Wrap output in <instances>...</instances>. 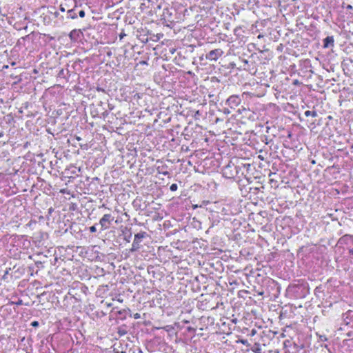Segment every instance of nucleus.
<instances>
[{"mask_svg":"<svg viewBox=\"0 0 353 353\" xmlns=\"http://www.w3.org/2000/svg\"><path fill=\"white\" fill-rule=\"evenodd\" d=\"M346 8H347V10H352V6L351 5H347V7H346Z\"/></svg>","mask_w":353,"mask_h":353,"instance_id":"18","label":"nucleus"},{"mask_svg":"<svg viewBox=\"0 0 353 353\" xmlns=\"http://www.w3.org/2000/svg\"><path fill=\"white\" fill-rule=\"evenodd\" d=\"M199 112L196 111V115H199Z\"/></svg>","mask_w":353,"mask_h":353,"instance_id":"28","label":"nucleus"},{"mask_svg":"<svg viewBox=\"0 0 353 353\" xmlns=\"http://www.w3.org/2000/svg\"><path fill=\"white\" fill-rule=\"evenodd\" d=\"M241 102V98L238 95H232L226 101V104L232 109H234Z\"/></svg>","mask_w":353,"mask_h":353,"instance_id":"4","label":"nucleus"},{"mask_svg":"<svg viewBox=\"0 0 353 353\" xmlns=\"http://www.w3.org/2000/svg\"><path fill=\"white\" fill-rule=\"evenodd\" d=\"M114 218L110 214H104L102 218L99 220V225H101V230H105L108 229L114 221Z\"/></svg>","mask_w":353,"mask_h":353,"instance_id":"1","label":"nucleus"},{"mask_svg":"<svg viewBox=\"0 0 353 353\" xmlns=\"http://www.w3.org/2000/svg\"><path fill=\"white\" fill-rule=\"evenodd\" d=\"M79 15L80 17L83 18L85 17V12L84 10H80L79 12Z\"/></svg>","mask_w":353,"mask_h":353,"instance_id":"15","label":"nucleus"},{"mask_svg":"<svg viewBox=\"0 0 353 353\" xmlns=\"http://www.w3.org/2000/svg\"><path fill=\"white\" fill-rule=\"evenodd\" d=\"M241 343H243L244 345H246L248 343L246 340H241Z\"/></svg>","mask_w":353,"mask_h":353,"instance_id":"19","label":"nucleus"},{"mask_svg":"<svg viewBox=\"0 0 353 353\" xmlns=\"http://www.w3.org/2000/svg\"><path fill=\"white\" fill-rule=\"evenodd\" d=\"M89 230H90V232L92 233L95 232L97 231V228H96L95 225H92V226L90 227Z\"/></svg>","mask_w":353,"mask_h":353,"instance_id":"11","label":"nucleus"},{"mask_svg":"<svg viewBox=\"0 0 353 353\" xmlns=\"http://www.w3.org/2000/svg\"><path fill=\"white\" fill-rule=\"evenodd\" d=\"M73 32H75V30H73L72 32H70V37H72Z\"/></svg>","mask_w":353,"mask_h":353,"instance_id":"26","label":"nucleus"},{"mask_svg":"<svg viewBox=\"0 0 353 353\" xmlns=\"http://www.w3.org/2000/svg\"><path fill=\"white\" fill-rule=\"evenodd\" d=\"M199 112L196 111V115H199Z\"/></svg>","mask_w":353,"mask_h":353,"instance_id":"29","label":"nucleus"},{"mask_svg":"<svg viewBox=\"0 0 353 353\" xmlns=\"http://www.w3.org/2000/svg\"><path fill=\"white\" fill-rule=\"evenodd\" d=\"M304 114L305 117H310V116L313 117H317V112L316 111L307 110L305 112Z\"/></svg>","mask_w":353,"mask_h":353,"instance_id":"9","label":"nucleus"},{"mask_svg":"<svg viewBox=\"0 0 353 353\" xmlns=\"http://www.w3.org/2000/svg\"><path fill=\"white\" fill-rule=\"evenodd\" d=\"M131 236H132V234L130 233L129 235L128 236H125L124 239L127 241V242H130V239H131Z\"/></svg>","mask_w":353,"mask_h":353,"instance_id":"13","label":"nucleus"},{"mask_svg":"<svg viewBox=\"0 0 353 353\" xmlns=\"http://www.w3.org/2000/svg\"><path fill=\"white\" fill-rule=\"evenodd\" d=\"M223 54V51L221 49L217 48L210 51L205 55V58L210 61H216Z\"/></svg>","mask_w":353,"mask_h":353,"instance_id":"3","label":"nucleus"},{"mask_svg":"<svg viewBox=\"0 0 353 353\" xmlns=\"http://www.w3.org/2000/svg\"><path fill=\"white\" fill-rule=\"evenodd\" d=\"M319 339L321 341H326L327 340V337L324 335H320Z\"/></svg>","mask_w":353,"mask_h":353,"instance_id":"12","label":"nucleus"},{"mask_svg":"<svg viewBox=\"0 0 353 353\" xmlns=\"http://www.w3.org/2000/svg\"><path fill=\"white\" fill-rule=\"evenodd\" d=\"M63 73V70H61L59 72V75L62 74Z\"/></svg>","mask_w":353,"mask_h":353,"instance_id":"25","label":"nucleus"},{"mask_svg":"<svg viewBox=\"0 0 353 353\" xmlns=\"http://www.w3.org/2000/svg\"><path fill=\"white\" fill-rule=\"evenodd\" d=\"M163 175H168L169 173L168 171L162 172H161Z\"/></svg>","mask_w":353,"mask_h":353,"instance_id":"21","label":"nucleus"},{"mask_svg":"<svg viewBox=\"0 0 353 353\" xmlns=\"http://www.w3.org/2000/svg\"><path fill=\"white\" fill-rule=\"evenodd\" d=\"M138 353H143V352H142L141 349L139 348V350H138Z\"/></svg>","mask_w":353,"mask_h":353,"instance_id":"24","label":"nucleus"},{"mask_svg":"<svg viewBox=\"0 0 353 353\" xmlns=\"http://www.w3.org/2000/svg\"><path fill=\"white\" fill-rule=\"evenodd\" d=\"M39 322H38V321H32V322L31 323V325H32V327H38V326H39Z\"/></svg>","mask_w":353,"mask_h":353,"instance_id":"14","label":"nucleus"},{"mask_svg":"<svg viewBox=\"0 0 353 353\" xmlns=\"http://www.w3.org/2000/svg\"><path fill=\"white\" fill-rule=\"evenodd\" d=\"M3 68H8V65H6V66H4Z\"/></svg>","mask_w":353,"mask_h":353,"instance_id":"27","label":"nucleus"},{"mask_svg":"<svg viewBox=\"0 0 353 353\" xmlns=\"http://www.w3.org/2000/svg\"><path fill=\"white\" fill-rule=\"evenodd\" d=\"M146 236L145 232H141L134 235V239L130 249L131 252H135L140 248V243L142 239Z\"/></svg>","mask_w":353,"mask_h":353,"instance_id":"2","label":"nucleus"},{"mask_svg":"<svg viewBox=\"0 0 353 353\" xmlns=\"http://www.w3.org/2000/svg\"><path fill=\"white\" fill-rule=\"evenodd\" d=\"M178 188V186L176 183H173L170 185V190L172 191V192H174V191H176Z\"/></svg>","mask_w":353,"mask_h":353,"instance_id":"10","label":"nucleus"},{"mask_svg":"<svg viewBox=\"0 0 353 353\" xmlns=\"http://www.w3.org/2000/svg\"><path fill=\"white\" fill-rule=\"evenodd\" d=\"M252 351L254 353H262V350L259 343H254L251 348Z\"/></svg>","mask_w":353,"mask_h":353,"instance_id":"7","label":"nucleus"},{"mask_svg":"<svg viewBox=\"0 0 353 353\" xmlns=\"http://www.w3.org/2000/svg\"><path fill=\"white\" fill-rule=\"evenodd\" d=\"M188 330L189 332H193V331H194V328H192V327H188Z\"/></svg>","mask_w":353,"mask_h":353,"instance_id":"17","label":"nucleus"},{"mask_svg":"<svg viewBox=\"0 0 353 353\" xmlns=\"http://www.w3.org/2000/svg\"><path fill=\"white\" fill-rule=\"evenodd\" d=\"M224 112L228 114L230 113V112L228 109H225Z\"/></svg>","mask_w":353,"mask_h":353,"instance_id":"22","label":"nucleus"},{"mask_svg":"<svg viewBox=\"0 0 353 353\" xmlns=\"http://www.w3.org/2000/svg\"><path fill=\"white\" fill-rule=\"evenodd\" d=\"M60 10H61V12H65V8H64L63 7H62V6H61V7H60Z\"/></svg>","mask_w":353,"mask_h":353,"instance_id":"20","label":"nucleus"},{"mask_svg":"<svg viewBox=\"0 0 353 353\" xmlns=\"http://www.w3.org/2000/svg\"><path fill=\"white\" fill-rule=\"evenodd\" d=\"M125 35H126V34H125V33L121 32V33L119 34V38H120V39H121H121H123V37H125Z\"/></svg>","mask_w":353,"mask_h":353,"instance_id":"16","label":"nucleus"},{"mask_svg":"<svg viewBox=\"0 0 353 353\" xmlns=\"http://www.w3.org/2000/svg\"><path fill=\"white\" fill-rule=\"evenodd\" d=\"M134 317H135V319L139 318V314H136Z\"/></svg>","mask_w":353,"mask_h":353,"instance_id":"23","label":"nucleus"},{"mask_svg":"<svg viewBox=\"0 0 353 353\" xmlns=\"http://www.w3.org/2000/svg\"><path fill=\"white\" fill-rule=\"evenodd\" d=\"M231 168L232 166L230 164H228L223 168V175L229 179L233 178L234 176V174L229 170Z\"/></svg>","mask_w":353,"mask_h":353,"instance_id":"6","label":"nucleus"},{"mask_svg":"<svg viewBox=\"0 0 353 353\" xmlns=\"http://www.w3.org/2000/svg\"><path fill=\"white\" fill-rule=\"evenodd\" d=\"M67 14H68V18H70L72 19H74L77 17V15L75 13V11L74 9H70V10H68Z\"/></svg>","mask_w":353,"mask_h":353,"instance_id":"8","label":"nucleus"},{"mask_svg":"<svg viewBox=\"0 0 353 353\" xmlns=\"http://www.w3.org/2000/svg\"><path fill=\"white\" fill-rule=\"evenodd\" d=\"M334 43V39L332 36H327L326 38L323 39V47L325 48H328L330 47H333Z\"/></svg>","mask_w":353,"mask_h":353,"instance_id":"5","label":"nucleus"}]
</instances>
